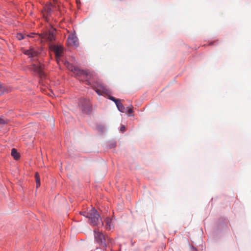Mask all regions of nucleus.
Masks as SVG:
<instances>
[{
	"label": "nucleus",
	"mask_w": 251,
	"mask_h": 251,
	"mask_svg": "<svg viewBox=\"0 0 251 251\" xmlns=\"http://www.w3.org/2000/svg\"><path fill=\"white\" fill-rule=\"evenodd\" d=\"M94 237L96 241L102 247H106L111 243V240L108 237L96 230H94Z\"/></svg>",
	"instance_id": "3"
},
{
	"label": "nucleus",
	"mask_w": 251,
	"mask_h": 251,
	"mask_svg": "<svg viewBox=\"0 0 251 251\" xmlns=\"http://www.w3.org/2000/svg\"><path fill=\"white\" fill-rule=\"evenodd\" d=\"M2 89H3V87H2L1 85L0 84V92L1 91Z\"/></svg>",
	"instance_id": "23"
},
{
	"label": "nucleus",
	"mask_w": 251,
	"mask_h": 251,
	"mask_svg": "<svg viewBox=\"0 0 251 251\" xmlns=\"http://www.w3.org/2000/svg\"><path fill=\"white\" fill-rule=\"evenodd\" d=\"M56 61L58 63H59V62L60 61V57L59 58H58V57H56Z\"/></svg>",
	"instance_id": "22"
},
{
	"label": "nucleus",
	"mask_w": 251,
	"mask_h": 251,
	"mask_svg": "<svg viewBox=\"0 0 251 251\" xmlns=\"http://www.w3.org/2000/svg\"><path fill=\"white\" fill-rule=\"evenodd\" d=\"M128 110H127V114L129 115V116H131L132 115V113H133V106L132 105H131V106L129 107V108H128Z\"/></svg>",
	"instance_id": "16"
},
{
	"label": "nucleus",
	"mask_w": 251,
	"mask_h": 251,
	"mask_svg": "<svg viewBox=\"0 0 251 251\" xmlns=\"http://www.w3.org/2000/svg\"><path fill=\"white\" fill-rule=\"evenodd\" d=\"M54 2H55L57 0H52Z\"/></svg>",
	"instance_id": "24"
},
{
	"label": "nucleus",
	"mask_w": 251,
	"mask_h": 251,
	"mask_svg": "<svg viewBox=\"0 0 251 251\" xmlns=\"http://www.w3.org/2000/svg\"><path fill=\"white\" fill-rule=\"evenodd\" d=\"M126 130V127L124 126H122L121 127V128H120V130L122 131V132H124Z\"/></svg>",
	"instance_id": "20"
},
{
	"label": "nucleus",
	"mask_w": 251,
	"mask_h": 251,
	"mask_svg": "<svg viewBox=\"0 0 251 251\" xmlns=\"http://www.w3.org/2000/svg\"><path fill=\"white\" fill-rule=\"evenodd\" d=\"M193 250H194V251H197V250L196 249H195V248H193Z\"/></svg>",
	"instance_id": "25"
},
{
	"label": "nucleus",
	"mask_w": 251,
	"mask_h": 251,
	"mask_svg": "<svg viewBox=\"0 0 251 251\" xmlns=\"http://www.w3.org/2000/svg\"><path fill=\"white\" fill-rule=\"evenodd\" d=\"M93 89L99 95L103 94H108L110 93L108 88L103 83L100 82H96L92 86Z\"/></svg>",
	"instance_id": "4"
},
{
	"label": "nucleus",
	"mask_w": 251,
	"mask_h": 251,
	"mask_svg": "<svg viewBox=\"0 0 251 251\" xmlns=\"http://www.w3.org/2000/svg\"><path fill=\"white\" fill-rule=\"evenodd\" d=\"M121 100H119L118 102L115 103L118 110L121 111V112H125V107L124 106V105L121 102Z\"/></svg>",
	"instance_id": "12"
},
{
	"label": "nucleus",
	"mask_w": 251,
	"mask_h": 251,
	"mask_svg": "<svg viewBox=\"0 0 251 251\" xmlns=\"http://www.w3.org/2000/svg\"><path fill=\"white\" fill-rule=\"evenodd\" d=\"M23 52L29 58L36 57L39 54V52L34 48L31 47L29 50H24Z\"/></svg>",
	"instance_id": "9"
},
{
	"label": "nucleus",
	"mask_w": 251,
	"mask_h": 251,
	"mask_svg": "<svg viewBox=\"0 0 251 251\" xmlns=\"http://www.w3.org/2000/svg\"><path fill=\"white\" fill-rule=\"evenodd\" d=\"M64 64L69 70L73 72L75 75L79 76H84L87 84L91 85L89 79L93 75L90 72L80 70L78 68L74 66L68 62H65Z\"/></svg>",
	"instance_id": "1"
},
{
	"label": "nucleus",
	"mask_w": 251,
	"mask_h": 251,
	"mask_svg": "<svg viewBox=\"0 0 251 251\" xmlns=\"http://www.w3.org/2000/svg\"><path fill=\"white\" fill-rule=\"evenodd\" d=\"M17 38L18 40H21L24 39V36L22 34H17Z\"/></svg>",
	"instance_id": "19"
},
{
	"label": "nucleus",
	"mask_w": 251,
	"mask_h": 251,
	"mask_svg": "<svg viewBox=\"0 0 251 251\" xmlns=\"http://www.w3.org/2000/svg\"><path fill=\"white\" fill-rule=\"evenodd\" d=\"M79 44L78 39L75 34L69 35L67 39V45L69 47H77Z\"/></svg>",
	"instance_id": "6"
},
{
	"label": "nucleus",
	"mask_w": 251,
	"mask_h": 251,
	"mask_svg": "<svg viewBox=\"0 0 251 251\" xmlns=\"http://www.w3.org/2000/svg\"><path fill=\"white\" fill-rule=\"evenodd\" d=\"M55 5L51 4L50 3L47 4L44 6V12L43 13L44 16L47 17L50 15L52 11V8Z\"/></svg>",
	"instance_id": "10"
},
{
	"label": "nucleus",
	"mask_w": 251,
	"mask_h": 251,
	"mask_svg": "<svg viewBox=\"0 0 251 251\" xmlns=\"http://www.w3.org/2000/svg\"><path fill=\"white\" fill-rule=\"evenodd\" d=\"M109 99L114 101L115 103H116L119 100V99H116V98L112 96H110Z\"/></svg>",
	"instance_id": "18"
},
{
	"label": "nucleus",
	"mask_w": 251,
	"mask_h": 251,
	"mask_svg": "<svg viewBox=\"0 0 251 251\" xmlns=\"http://www.w3.org/2000/svg\"><path fill=\"white\" fill-rule=\"evenodd\" d=\"M36 182H40L39 175L38 173H36L35 175Z\"/></svg>",
	"instance_id": "17"
},
{
	"label": "nucleus",
	"mask_w": 251,
	"mask_h": 251,
	"mask_svg": "<svg viewBox=\"0 0 251 251\" xmlns=\"http://www.w3.org/2000/svg\"><path fill=\"white\" fill-rule=\"evenodd\" d=\"M53 50L55 54L56 57H61L62 55L63 49L61 46H55L53 48Z\"/></svg>",
	"instance_id": "11"
},
{
	"label": "nucleus",
	"mask_w": 251,
	"mask_h": 251,
	"mask_svg": "<svg viewBox=\"0 0 251 251\" xmlns=\"http://www.w3.org/2000/svg\"><path fill=\"white\" fill-rule=\"evenodd\" d=\"M40 186V182H36V187L38 188Z\"/></svg>",
	"instance_id": "21"
},
{
	"label": "nucleus",
	"mask_w": 251,
	"mask_h": 251,
	"mask_svg": "<svg viewBox=\"0 0 251 251\" xmlns=\"http://www.w3.org/2000/svg\"><path fill=\"white\" fill-rule=\"evenodd\" d=\"M44 66L42 65L40 63H38L37 64H34L32 66L31 69L37 73L41 78H43L45 76L44 73L43 72Z\"/></svg>",
	"instance_id": "7"
},
{
	"label": "nucleus",
	"mask_w": 251,
	"mask_h": 251,
	"mask_svg": "<svg viewBox=\"0 0 251 251\" xmlns=\"http://www.w3.org/2000/svg\"><path fill=\"white\" fill-rule=\"evenodd\" d=\"M80 214L88 218L89 224L93 226H96L100 222H101V219L97 211L94 208L91 209L88 212H81Z\"/></svg>",
	"instance_id": "2"
},
{
	"label": "nucleus",
	"mask_w": 251,
	"mask_h": 251,
	"mask_svg": "<svg viewBox=\"0 0 251 251\" xmlns=\"http://www.w3.org/2000/svg\"><path fill=\"white\" fill-rule=\"evenodd\" d=\"M11 155L15 159L18 160L20 158L19 153L17 152L15 149H12L11 150Z\"/></svg>",
	"instance_id": "14"
},
{
	"label": "nucleus",
	"mask_w": 251,
	"mask_h": 251,
	"mask_svg": "<svg viewBox=\"0 0 251 251\" xmlns=\"http://www.w3.org/2000/svg\"><path fill=\"white\" fill-rule=\"evenodd\" d=\"M79 105L81 110L85 113H89L91 110V104L89 100L81 99L79 101Z\"/></svg>",
	"instance_id": "5"
},
{
	"label": "nucleus",
	"mask_w": 251,
	"mask_h": 251,
	"mask_svg": "<svg viewBox=\"0 0 251 251\" xmlns=\"http://www.w3.org/2000/svg\"><path fill=\"white\" fill-rule=\"evenodd\" d=\"M105 222L106 224V229L108 230H111L113 227L111 224V219L109 218H106Z\"/></svg>",
	"instance_id": "13"
},
{
	"label": "nucleus",
	"mask_w": 251,
	"mask_h": 251,
	"mask_svg": "<svg viewBox=\"0 0 251 251\" xmlns=\"http://www.w3.org/2000/svg\"><path fill=\"white\" fill-rule=\"evenodd\" d=\"M42 38L47 41L52 42L54 41L55 40L54 30L44 32L42 34Z\"/></svg>",
	"instance_id": "8"
},
{
	"label": "nucleus",
	"mask_w": 251,
	"mask_h": 251,
	"mask_svg": "<svg viewBox=\"0 0 251 251\" xmlns=\"http://www.w3.org/2000/svg\"><path fill=\"white\" fill-rule=\"evenodd\" d=\"M9 122V120L3 117H0V125L7 124Z\"/></svg>",
	"instance_id": "15"
}]
</instances>
